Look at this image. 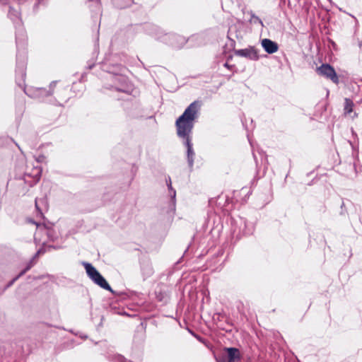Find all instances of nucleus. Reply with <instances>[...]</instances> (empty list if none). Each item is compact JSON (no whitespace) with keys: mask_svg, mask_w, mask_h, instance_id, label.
I'll use <instances>...</instances> for the list:
<instances>
[{"mask_svg":"<svg viewBox=\"0 0 362 362\" xmlns=\"http://www.w3.org/2000/svg\"><path fill=\"white\" fill-rule=\"evenodd\" d=\"M41 174L42 169L40 167L33 168L31 173H26L25 174V182L28 183L30 186L35 185L40 180Z\"/></svg>","mask_w":362,"mask_h":362,"instance_id":"nucleus-6","label":"nucleus"},{"mask_svg":"<svg viewBox=\"0 0 362 362\" xmlns=\"http://www.w3.org/2000/svg\"><path fill=\"white\" fill-rule=\"evenodd\" d=\"M166 183L169 190V194L171 196V197L174 199L176 196V192L172 187L171 179L170 177H168V178L166 179Z\"/></svg>","mask_w":362,"mask_h":362,"instance_id":"nucleus-14","label":"nucleus"},{"mask_svg":"<svg viewBox=\"0 0 362 362\" xmlns=\"http://www.w3.org/2000/svg\"><path fill=\"white\" fill-rule=\"evenodd\" d=\"M255 18V21H258L261 25H262V21L258 17H254Z\"/></svg>","mask_w":362,"mask_h":362,"instance_id":"nucleus-18","label":"nucleus"},{"mask_svg":"<svg viewBox=\"0 0 362 362\" xmlns=\"http://www.w3.org/2000/svg\"><path fill=\"white\" fill-rule=\"evenodd\" d=\"M261 45L264 51L268 54L275 53L279 49V46L276 42L267 38L263 39L261 42Z\"/></svg>","mask_w":362,"mask_h":362,"instance_id":"nucleus-8","label":"nucleus"},{"mask_svg":"<svg viewBox=\"0 0 362 362\" xmlns=\"http://www.w3.org/2000/svg\"><path fill=\"white\" fill-rule=\"evenodd\" d=\"M17 58H18V61L19 60L18 58H19V56H17ZM20 65L19 62H18V66Z\"/></svg>","mask_w":362,"mask_h":362,"instance_id":"nucleus-21","label":"nucleus"},{"mask_svg":"<svg viewBox=\"0 0 362 362\" xmlns=\"http://www.w3.org/2000/svg\"><path fill=\"white\" fill-rule=\"evenodd\" d=\"M35 206H36V208H37V209H38V206H37V201H35Z\"/></svg>","mask_w":362,"mask_h":362,"instance_id":"nucleus-19","label":"nucleus"},{"mask_svg":"<svg viewBox=\"0 0 362 362\" xmlns=\"http://www.w3.org/2000/svg\"><path fill=\"white\" fill-rule=\"evenodd\" d=\"M8 16L13 21H17L19 19L20 13L17 10L10 8L8 11Z\"/></svg>","mask_w":362,"mask_h":362,"instance_id":"nucleus-13","label":"nucleus"},{"mask_svg":"<svg viewBox=\"0 0 362 362\" xmlns=\"http://www.w3.org/2000/svg\"><path fill=\"white\" fill-rule=\"evenodd\" d=\"M86 273L89 278L101 288L112 291V288L105 278L90 263H83Z\"/></svg>","mask_w":362,"mask_h":362,"instance_id":"nucleus-3","label":"nucleus"},{"mask_svg":"<svg viewBox=\"0 0 362 362\" xmlns=\"http://www.w3.org/2000/svg\"><path fill=\"white\" fill-rule=\"evenodd\" d=\"M160 40L175 48H180L187 42L185 37L174 33L164 34L160 37Z\"/></svg>","mask_w":362,"mask_h":362,"instance_id":"nucleus-4","label":"nucleus"},{"mask_svg":"<svg viewBox=\"0 0 362 362\" xmlns=\"http://www.w3.org/2000/svg\"><path fill=\"white\" fill-rule=\"evenodd\" d=\"M317 72L319 75L330 79L333 83L337 84L339 78L334 69L328 64H323L317 68Z\"/></svg>","mask_w":362,"mask_h":362,"instance_id":"nucleus-5","label":"nucleus"},{"mask_svg":"<svg viewBox=\"0 0 362 362\" xmlns=\"http://www.w3.org/2000/svg\"><path fill=\"white\" fill-rule=\"evenodd\" d=\"M358 47L360 50L362 52V40L358 41Z\"/></svg>","mask_w":362,"mask_h":362,"instance_id":"nucleus-17","label":"nucleus"},{"mask_svg":"<svg viewBox=\"0 0 362 362\" xmlns=\"http://www.w3.org/2000/svg\"><path fill=\"white\" fill-rule=\"evenodd\" d=\"M24 68H25V60L24 59L21 62V66L20 65L18 66V69H19L20 74L21 75L22 78H24L25 76V72H24Z\"/></svg>","mask_w":362,"mask_h":362,"instance_id":"nucleus-15","label":"nucleus"},{"mask_svg":"<svg viewBox=\"0 0 362 362\" xmlns=\"http://www.w3.org/2000/svg\"><path fill=\"white\" fill-rule=\"evenodd\" d=\"M236 54L240 57L249 58L252 60H257L258 55L257 52L252 49H241L236 51Z\"/></svg>","mask_w":362,"mask_h":362,"instance_id":"nucleus-9","label":"nucleus"},{"mask_svg":"<svg viewBox=\"0 0 362 362\" xmlns=\"http://www.w3.org/2000/svg\"><path fill=\"white\" fill-rule=\"evenodd\" d=\"M216 362H239L241 354L238 349L235 347H225L220 354L215 356Z\"/></svg>","mask_w":362,"mask_h":362,"instance_id":"nucleus-2","label":"nucleus"},{"mask_svg":"<svg viewBox=\"0 0 362 362\" xmlns=\"http://www.w3.org/2000/svg\"><path fill=\"white\" fill-rule=\"evenodd\" d=\"M34 264V262H33V260H31L29 264H28V266L16 276L15 277L13 280H11L8 284V285L6 286V288H8L10 287L11 285H13V284L19 278L21 277V276H23L24 274H25V272L27 271H28Z\"/></svg>","mask_w":362,"mask_h":362,"instance_id":"nucleus-11","label":"nucleus"},{"mask_svg":"<svg viewBox=\"0 0 362 362\" xmlns=\"http://www.w3.org/2000/svg\"><path fill=\"white\" fill-rule=\"evenodd\" d=\"M198 105L197 102L191 103L183 114L177 119L176 127L177 135L187 139L194 126V121L197 117Z\"/></svg>","mask_w":362,"mask_h":362,"instance_id":"nucleus-1","label":"nucleus"},{"mask_svg":"<svg viewBox=\"0 0 362 362\" xmlns=\"http://www.w3.org/2000/svg\"><path fill=\"white\" fill-rule=\"evenodd\" d=\"M45 157L44 156L41 155V156H39L36 158V160H37V162L40 163V162L44 161V160H45Z\"/></svg>","mask_w":362,"mask_h":362,"instance_id":"nucleus-16","label":"nucleus"},{"mask_svg":"<svg viewBox=\"0 0 362 362\" xmlns=\"http://www.w3.org/2000/svg\"><path fill=\"white\" fill-rule=\"evenodd\" d=\"M354 103L352 100L349 98L345 99L344 105V112L346 114H350L353 111Z\"/></svg>","mask_w":362,"mask_h":362,"instance_id":"nucleus-12","label":"nucleus"},{"mask_svg":"<svg viewBox=\"0 0 362 362\" xmlns=\"http://www.w3.org/2000/svg\"><path fill=\"white\" fill-rule=\"evenodd\" d=\"M55 86L56 81H52L49 85V90H47L43 88H36L34 90H33V93H28L26 91L25 93L31 97H35L39 98L47 97L52 94Z\"/></svg>","mask_w":362,"mask_h":362,"instance_id":"nucleus-7","label":"nucleus"},{"mask_svg":"<svg viewBox=\"0 0 362 362\" xmlns=\"http://www.w3.org/2000/svg\"><path fill=\"white\" fill-rule=\"evenodd\" d=\"M40 251H37V252L36 253L35 256L38 255L40 254Z\"/></svg>","mask_w":362,"mask_h":362,"instance_id":"nucleus-20","label":"nucleus"},{"mask_svg":"<svg viewBox=\"0 0 362 362\" xmlns=\"http://www.w3.org/2000/svg\"><path fill=\"white\" fill-rule=\"evenodd\" d=\"M185 144H186L187 148V160H188V163H189V165L190 167H192L193 163H194V151H193V148H192V144L191 143V141H190L189 138H187V139L185 141Z\"/></svg>","mask_w":362,"mask_h":362,"instance_id":"nucleus-10","label":"nucleus"}]
</instances>
